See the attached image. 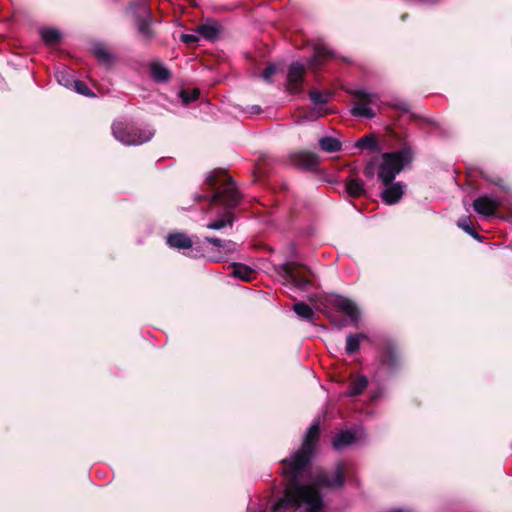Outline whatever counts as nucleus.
<instances>
[{
    "label": "nucleus",
    "instance_id": "nucleus-1",
    "mask_svg": "<svg viewBox=\"0 0 512 512\" xmlns=\"http://www.w3.org/2000/svg\"><path fill=\"white\" fill-rule=\"evenodd\" d=\"M319 433V424L313 423L307 431L302 447L290 459L282 461V472L288 484L284 496L274 504V512H288L296 508H302L306 512H319L323 507L319 489L321 487L338 488L343 485L347 470L344 462L336 464L332 476L319 470L310 476L308 483H300L304 469L313 456Z\"/></svg>",
    "mask_w": 512,
    "mask_h": 512
},
{
    "label": "nucleus",
    "instance_id": "nucleus-2",
    "mask_svg": "<svg viewBox=\"0 0 512 512\" xmlns=\"http://www.w3.org/2000/svg\"><path fill=\"white\" fill-rule=\"evenodd\" d=\"M411 161L412 152L409 148L382 154L378 179L385 186L381 193L384 203L392 205L402 198L405 186L401 182L393 183V180Z\"/></svg>",
    "mask_w": 512,
    "mask_h": 512
},
{
    "label": "nucleus",
    "instance_id": "nucleus-3",
    "mask_svg": "<svg viewBox=\"0 0 512 512\" xmlns=\"http://www.w3.org/2000/svg\"><path fill=\"white\" fill-rule=\"evenodd\" d=\"M205 182L214 190L210 200L211 205H221L227 209L222 218L208 223L207 228L220 230L225 227H231L234 219L230 209L236 207L240 201V195L236 190L235 184L223 171L211 172L206 177Z\"/></svg>",
    "mask_w": 512,
    "mask_h": 512
},
{
    "label": "nucleus",
    "instance_id": "nucleus-4",
    "mask_svg": "<svg viewBox=\"0 0 512 512\" xmlns=\"http://www.w3.org/2000/svg\"><path fill=\"white\" fill-rule=\"evenodd\" d=\"M112 133L115 139L124 145H141L148 142L154 136L152 129L129 127L122 121H115L113 123Z\"/></svg>",
    "mask_w": 512,
    "mask_h": 512
},
{
    "label": "nucleus",
    "instance_id": "nucleus-5",
    "mask_svg": "<svg viewBox=\"0 0 512 512\" xmlns=\"http://www.w3.org/2000/svg\"><path fill=\"white\" fill-rule=\"evenodd\" d=\"M355 95L358 102L351 110L352 115L367 119L375 117L376 111L374 107L378 108L379 97L364 90L356 91Z\"/></svg>",
    "mask_w": 512,
    "mask_h": 512
},
{
    "label": "nucleus",
    "instance_id": "nucleus-6",
    "mask_svg": "<svg viewBox=\"0 0 512 512\" xmlns=\"http://www.w3.org/2000/svg\"><path fill=\"white\" fill-rule=\"evenodd\" d=\"M136 18L138 31L146 39L149 40L153 36V32L150 28V22L152 19L151 11L148 8L145 1L133 4L130 7Z\"/></svg>",
    "mask_w": 512,
    "mask_h": 512
},
{
    "label": "nucleus",
    "instance_id": "nucleus-7",
    "mask_svg": "<svg viewBox=\"0 0 512 512\" xmlns=\"http://www.w3.org/2000/svg\"><path fill=\"white\" fill-rule=\"evenodd\" d=\"M282 271L285 281L301 291H307L312 285L309 278L302 273L301 268L293 263L284 264Z\"/></svg>",
    "mask_w": 512,
    "mask_h": 512
},
{
    "label": "nucleus",
    "instance_id": "nucleus-8",
    "mask_svg": "<svg viewBox=\"0 0 512 512\" xmlns=\"http://www.w3.org/2000/svg\"><path fill=\"white\" fill-rule=\"evenodd\" d=\"M364 437L365 433L362 428H352L337 433L333 438L332 444L336 450H341L362 440Z\"/></svg>",
    "mask_w": 512,
    "mask_h": 512
},
{
    "label": "nucleus",
    "instance_id": "nucleus-9",
    "mask_svg": "<svg viewBox=\"0 0 512 512\" xmlns=\"http://www.w3.org/2000/svg\"><path fill=\"white\" fill-rule=\"evenodd\" d=\"M330 303L338 311L345 314L349 318L350 322L358 321L359 310L352 300L340 295H336L331 298Z\"/></svg>",
    "mask_w": 512,
    "mask_h": 512
},
{
    "label": "nucleus",
    "instance_id": "nucleus-10",
    "mask_svg": "<svg viewBox=\"0 0 512 512\" xmlns=\"http://www.w3.org/2000/svg\"><path fill=\"white\" fill-rule=\"evenodd\" d=\"M499 205L498 199L489 195L479 196L473 202L474 210L485 217L494 215Z\"/></svg>",
    "mask_w": 512,
    "mask_h": 512
},
{
    "label": "nucleus",
    "instance_id": "nucleus-11",
    "mask_svg": "<svg viewBox=\"0 0 512 512\" xmlns=\"http://www.w3.org/2000/svg\"><path fill=\"white\" fill-rule=\"evenodd\" d=\"M305 68L299 62L290 65L287 74V86L290 92L297 93L301 90Z\"/></svg>",
    "mask_w": 512,
    "mask_h": 512
},
{
    "label": "nucleus",
    "instance_id": "nucleus-12",
    "mask_svg": "<svg viewBox=\"0 0 512 512\" xmlns=\"http://www.w3.org/2000/svg\"><path fill=\"white\" fill-rule=\"evenodd\" d=\"M167 244L171 248L178 250H188L193 245L191 238L182 232L170 233L167 236Z\"/></svg>",
    "mask_w": 512,
    "mask_h": 512
},
{
    "label": "nucleus",
    "instance_id": "nucleus-13",
    "mask_svg": "<svg viewBox=\"0 0 512 512\" xmlns=\"http://www.w3.org/2000/svg\"><path fill=\"white\" fill-rule=\"evenodd\" d=\"M333 57H334L333 52L325 44H318L314 48V53H313V56H312L309 64L312 67H317V66L321 65L327 59H330Z\"/></svg>",
    "mask_w": 512,
    "mask_h": 512
},
{
    "label": "nucleus",
    "instance_id": "nucleus-14",
    "mask_svg": "<svg viewBox=\"0 0 512 512\" xmlns=\"http://www.w3.org/2000/svg\"><path fill=\"white\" fill-rule=\"evenodd\" d=\"M295 162L303 169H314L318 166V157L310 152H301L295 156Z\"/></svg>",
    "mask_w": 512,
    "mask_h": 512
},
{
    "label": "nucleus",
    "instance_id": "nucleus-15",
    "mask_svg": "<svg viewBox=\"0 0 512 512\" xmlns=\"http://www.w3.org/2000/svg\"><path fill=\"white\" fill-rule=\"evenodd\" d=\"M152 78L158 83H165L170 79V71L161 63L155 62L150 65Z\"/></svg>",
    "mask_w": 512,
    "mask_h": 512
},
{
    "label": "nucleus",
    "instance_id": "nucleus-16",
    "mask_svg": "<svg viewBox=\"0 0 512 512\" xmlns=\"http://www.w3.org/2000/svg\"><path fill=\"white\" fill-rule=\"evenodd\" d=\"M319 146L324 152L335 153L341 150L342 144L337 138L325 136L319 139Z\"/></svg>",
    "mask_w": 512,
    "mask_h": 512
},
{
    "label": "nucleus",
    "instance_id": "nucleus-17",
    "mask_svg": "<svg viewBox=\"0 0 512 512\" xmlns=\"http://www.w3.org/2000/svg\"><path fill=\"white\" fill-rule=\"evenodd\" d=\"M366 339V335L363 333L349 334L346 339V352L348 354H354L360 348L361 341Z\"/></svg>",
    "mask_w": 512,
    "mask_h": 512
},
{
    "label": "nucleus",
    "instance_id": "nucleus-18",
    "mask_svg": "<svg viewBox=\"0 0 512 512\" xmlns=\"http://www.w3.org/2000/svg\"><path fill=\"white\" fill-rule=\"evenodd\" d=\"M347 193L352 197H360L365 193L364 182L358 178L349 179L346 183Z\"/></svg>",
    "mask_w": 512,
    "mask_h": 512
},
{
    "label": "nucleus",
    "instance_id": "nucleus-19",
    "mask_svg": "<svg viewBox=\"0 0 512 512\" xmlns=\"http://www.w3.org/2000/svg\"><path fill=\"white\" fill-rule=\"evenodd\" d=\"M254 270L249 266L233 263V276L240 278L243 281H250L253 277Z\"/></svg>",
    "mask_w": 512,
    "mask_h": 512
},
{
    "label": "nucleus",
    "instance_id": "nucleus-20",
    "mask_svg": "<svg viewBox=\"0 0 512 512\" xmlns=\"http://www.w3.org/2000/svg\"><path fill=\"white\" fill-rule=\"evenodd\" d=\"M56 79L58 83L68 89H72L76 79H74L72 73L68 69H62L56 72Z\"/></svg>",
    "mask_w": 512,
    "mask_h": 512
},
{
    "label": "nucleus",
    "instance_id": "nucleus-21",
    "mask_svg": "<svg viewBox=\"0 0 512 512\" xmlns=\"http://www.w3.org/2000/svg\"><path fill=\"white\" fill-rule=\"evenodd\" d=\"M197 32L205 39L213 40L217 38L219 29L216 24H202L198 26Z\"/></svg>",
    "mask_w": 512,
    "mask_h": 512
},
{
    "label": "nucleus",
    "instance_id": "nucleus-22",
    "mask_svg": "<svg viewBox=\"0 0 512 512\" xmlns=\"http://www.w3.org/2000/svg\"><path fill=\"white\" fill-rule=\"evenodd\" d=\"M367 384H368V380L365 376H359V377L355 378L349 387L348 395L349 396H357V395L361 394L364 391V389L367 387Z\"/></svg>",
    "mask_w": 512,
    "mask_h": 512
},
{
    "label": "nucleus",
    "instance_id": "nucleus-23",
    "mask_svg": "<svg viewBox=\"0 0 512 512\" xmlns=\"http://www.w3.org/2000/svg\"><path fill=\"white\" fill-rule=\"evenodd\" d=\"M40 36L46 44H55L59 41L61 34L57 29L45 28L40 30Z\"/></svg>",
    "mask_w": 512,
    "mask_h": 512
},
{
    "label": "nucleus",
    "instance_id": "nucleus-24",
    "mask_svg": "<svg viewBox=\"0 0 512 512\" xmlns=\"http://www.w3.org/2000/svg\"><path fill=\"white\" fill-rule=\"evenodd\" d=\"M457 225H458L459 228L464 230L466 233H468L474 239H477L479 241L481 240V236L472 227V222H471L469 217H467V216L461 217L458 220Z\"/></svg>",
    "mask_w": 512,
    "mask_h": 512
},
{
    "label": "nucleus",
    "instance_id": "nucleus-25",
    "mask_svg": "<svg viewBox=\"0 0 512 512\" xmlns=\"http://www.w3.org/2000/svg\"><path fill=\"white\" fill-rule=\"evenodd\" d=\"M293 310L299 317L306 320H311L314 316V312L311 307L304 302L294 304Z\"/></svg>",
    "mask_w": 512,
    "mask_h": 512
},
{
    "label": "nucleus",
    "instance_id": "nucleus-26",
    "mask_svg": "<svg viewBox=\"0 0 512 512\" xmlns=\"http://www.w3.org/2000/svg\"><path fill=\"white\" fill-rule=\"evenodd\" d=\"M95 57L102 63L108 64L112 61V55L105 46L97 44L93 47Z\"/></svg>",
    "mask_w": 512,
    "mask_h": 512
},
{
    "label": "nucleus",
    "instance_id": "nucleus-27",
    "mask_svg": "<svg viewBox=\"0 0 512 512\" xmlns=\"http://www.w3.org/2000/svg\"><path fill=\"white\" fill-rule=\"evenodd\" d=\"M398 361V354L395 349L389 348L384 356L383 359V365L387 366L388 368L395 367L396 363Z\"/></svg>",
    "mask_w": 512,
    "mask_h": 512
},
{
    "label": "nucleus",
    "instance_id": "nucleus-28",
    "mask_svg": "<svg viewBox=\"0 0 512 512\" xmlns=\"http://www.w3.org/2000/svg\"><path fill=\"white\" fill-rule=\"evenodd\" d=\"M355 146L359 149H372L376 146V142L372 136L366 135L360 138Z\"/></svg>",
    "mask_w": 512,
    "mask_h": 512
},
{
    "label": "nucleus",
    "instance_id": "nucleus-29",
    "mask_svg": "<svg viewBox=\"0 0 512 512\" xmlns=\"http://www.w3.org/2000/svg\"><path fill=\"white\" fill-rule=\"evenodd\" d=\"M309 98L315 106H320L328 102V95L318 91H311Z\"/></svg>",
    "mask_w": 512,
    "mask_h": 512
},
{
    "label": "nucleus",
    "instance_id": "nucleus-30",
    "mask_svg": "<svg viewBox=\"0 0 512 512\" xmlns=\"http://www.w3.org/2000/svg\"><path fill=\"white\" fill-rule=\"evenodd\" d=\"M71 90H74L77 93L84 95V96H93L94 95L93 93H91L88 86L80 80L75 81V84L73 85Z\"/></svg>",
    "mask_w": 512,
    "mask_h": 512
},
{
    "label": "nucleus",
    "instance_id": "nucleus-31",
    "mask_svg": "<svg viewBox=\"0 0 512 512\" xmlns=\"http://www.w3.org/2000/svg\"><path fill=\"white\" fill-rule=\"evenodd\" d=\"M381 165V161L378 162L377 160L370 161L366 167L364 168V175L366 177H373L375 172L379 171V167Z\"/></svg>",
    "mask_w": 512,
    "mask_h": 512
},
{
    "label": "nucleus",
    "instance_id": "nucleus-32",
    "mask_svg": "<svg viewBox=\"0 0 512 512\" xmlns=\"http://www.w3.org/2000/svg\"><path fill=\"white\" fill-rule=\"evenodd\" d=\"M198 96H199V91L197 89H194L191 92H187V91L181 92V98L185 104L195 101L198 98Z\"/></svg>",
    "mask_w": 512,
    "mask_h": 512
},
{
    "label": "nucleus",
    "instance_id": "nucleus-33",
    "mask_svg": "<svg viewBox=\"0 0 512 512\" xmlns=\"http://www.w3.org/2000/svg\"><path fill=\"white\" fill-rule=\"evenodd\" d=\"M276 66L274 64H269L262 73V78L269 82L272 78V76L276 73Z\"/></svg>",
    "mask_w": 512,
    "mask_h": 512
},
{
    "label": "nucleus",
    "instance_id": "nucleus-34",
    "mask_svg": "<svg viewBox=\"0 0 512 512\" xmlns=\"http://www.w3.org/2000/svg\"><path fill=\"white\" fill-rule=\"evenodd\" d=\"M221 249L225 253H234L237 250V244L231 240H225Z\"/></svg>",
    "mask_w": 512,
    "mask_h": 512
},
{
    "label": "nucleus",
    "instance_id": "nucleus-35",
    "mask_svg": "<svg viewBox=\"0 0 512 512\" xmlns=\"http://www.w3.org/2000/svg\"><path fill=\"white\" fill-rule=\"evenodd\" d=\"M205 241L207 243L212 244L213 246L218 247V248H222L223 243L225 242V240H222V239H219L216 237H205Z\"/></svg>",
    "mask_w": 512,
    "mask_h": 512
},
{
    "label": "nucleus",
    "instance_id": "nucleus-36",
    "mask_svg": "<svg viewBox=\"0 0 512 512\" xmlns=\"http://www.w3.org/2000/svg\"><path fill=\"white\" fill-rule=\"evenodd\" d=\"M182 41L184 43H192V42H195L197 41V37L195 35H192V34H183L182 35Z\"/></svg>",
    "mask_w": 512,
    "mask_h": 512
},
{
    "label": "nucleus",
    "instance_id": "nucleus-37",
    "mask_svg": "<svg viewBox=\"0 0 512 512\" xmlns=\"http://www.w3.org/2000/svg\"><path fill=\"white\" fill-rule=\"evenodd\" d=\"M321 115H322V113H320L319 111H317V112L312 111L310 117H319ZM307 118H309V116H307Z\"/></svg>",
    "mask_w": 512,
    "mask_h": 512
},
{
    "label": "nucleus",
    "instance_id": "nucleus-38",
    "mask_svg": "<svg viewBox=\"0 0 512 512\" xmlns=\"http://www.w3.org/2000/svg\"><path fill=\"white\" fill-rule=\"evenodd\" d=\"M390 512H401V511H399V510H393V511H390Z\"/></svg>",
    "mask_w": 512,
    "mask_h": 512
}]
</instances>
